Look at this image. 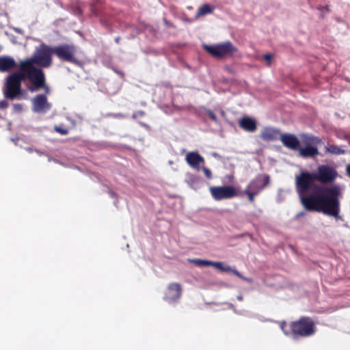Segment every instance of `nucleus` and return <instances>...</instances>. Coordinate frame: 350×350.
<instances>
[{
    "label": "nucleus",
    "instance_id": "nucleus-16",
    "mask_svg": "<svg viewBox=\"0 0 350 350\" xmlns=\"http://www.w3.org/2000/svg\"><path fill=\"white\" fill-rule=\"evenodd\" d=\"M239 126L247 132L253 133L257 129V123L255 119L245 116L239 120Z\"/></svg>",
    "mask_w": 350,
    "mask_h": 350
},
{
    "label": "nucleus",
    "instance_id": "nucleus-43",
    "mask_svg": "<svg viewBox=\"0 0 350 350\" xmlns=\"http://www.w3.org/2000/svg\"><path fill=\"white\" fill-rule=\"evenodd\" d=\"M304 215H305V213L304 211H302V212H299V213H297V217H303Z\"/></svg>",
    "mask_w": 350,
    "mask_h": 350
},
{
    "label": "nucleus",
    "instance_id": "nucleus-33",
    "mask_svg": "<svg viewBox=\"0 0 350 350\" xmlns=\"http://www.w3.org/2000/svg\"><path fill=\"white\" fill-rule=\"evenodd\" d=\"M8 107V102L6 100H0V109H5Z\"/></svg>",
    "mask_w": 350,
    "mask_h": 350
},
{
    "label": "nucleus",
    "instance_id": "nucleus-5",
    "mask_svg": "<svg viewBox=\"0 0 350 350\" xmlns=\"http://www.w3.org/2000/svg\"><path fill=\"white\" fill-rule=\"evenodd\" d=\"M25 78L23 72H15L8 76L3 94L6 98L14 100L21 94V82Z\"/></svg>",
    "mask_w": 350,
    "mask_h": 350
},
{
    "label": "nucleus",
    "instance_id": "nucleus-18",
    "mask_svg": "<svg viewBox=\"0 0 350 350\" xmlns=\"http://www.w3.org/2000/svg\"><path fill=\"white\" fill-rule=\"evenodd\" d=\"M299 154L302 158H314L317 156L319 152L318 146H305L304 148H299Z\"/></svg>",
    "mask_w": 350,
    "mask_h": 350
},
{
    "label": "nucleus",
    "instance_id": "nucleus-4",
    "mask_svg": "<svg viewBox=\"0 0 350 350\" xmlns=\"http://www.w3.org/2000/svg\"><path fill=\"white\" fill-rule=\"evenodd\" d=\"M270 183V176L267 174H258L247 185L244 190L240 191V198L246 196L250 202H254L255 196L260 194Z\"/></svg>",
    "mask_w": 350,
    "mask_h": 350
},
{
    "label": "nucleus",
    "instance_id": "nucleus-9",
    "mask_svg": "<svg viewBox=\"0 0 350 350\" xmlns=\"http://www.w3.org/2000/svg\"><path fill=\"white\" fill-rule=\"evenodd\" d=\"M204 49L216 59H222L232 55L237 51V48L230 42L226 41L213 45L204 44Z\"/></svg>",
    "mask_w": 350,
    "mask_h": 350
},
{
    "label": "nucleus",
    "instance_id": "nucleus-8",
    "mask_svg": "<svg viewBox=\"0 0 350 350\" xmlns=\"http://www.w3.org/2000/svg\"><path fill=\"white\" fill-rule=\"evenodd\" d=\"M293 330V339L297 340L299 337H307L314 333V322L308 317H302L298 321L291 324Z\"/></svg>",
    "mask_w": 350,
    "mask_h": 350
},
{
    "label": "nucleus",
    "instance_id": "nucleus-29",
    "mask_svg": "<svg viewBox=\"0 0 350 350\" xmlns=\"http://www.w3.org/2000/svg\"><path fill=\"white\" fill-rule=\"evenodd\" d=\"M201 167H202V170H203L206 177L208 179H211L212 178L211 171L208 168L204 167V165L201 166Z\"/></svg>",
    "mask_w": 350,
    "mask_h": 350
},
{
    "label": "nucleus",
    "instance_id": "nucleus-38",
    "mask_svg": "<svg viewBox=\"0 0 350 350\" xmlns=\"http://www.w3.org/2000/svg\"><path fill=\"white\" fill-rule=\"evenodd\" d=\"M163 21L164 24L166 26L169 27H174L173 23H171L170 21H167L165 18H163Z\"/></svg>",
    "mask_w": 350,
    "mask_h": 350
},
{
    "label": "nucleus",
    "instance_id": "nucleus-25",
    "mask_svg": "<svg viewBox=\"0 0 350 350\" xmlns=\"http://www.w3.org/2000/svg\"><path fill=\"white\" fill-rule=\"evenodd\" d=\"M280 327L284 335L293 338V330L291 329V326L288 327L285 321H282L280 324Z\"/></svg>",
    "mask_w": 350,
    "mask_h": 350
},
{
    "label": "nucleus",
    "instance_id": "nucleus-30",
    "mask_svg": "<svg viewBox=\"0 0 350 350\" xmlns=\"http://www.w3.org/2000/svg\"><path fill=\"white\" fill-rule=\"evenodd\" d=\"M13 109L14 112L21 113L23 111V105L21 104H14Z\"/></svg>",
    "mask_w": 350,
    "mask_h": 350
},
{
    "label": "nucleus",
    "instance_id": "nucleus-2",
    "mask_svg": "<svg viewBox=\"0 0 350 350\" xmlns=\"http://www.w3.org/2000/svg\"><path fill=\"white\" fill-rule=\"evenodd\" d=\"M338 176L336 170L328 165H319L316 172L310 173L308 171H301L296 177L298 178V185L303 190L308 188L309 184H316L318 180L323 184L332 183Z\"/></svg>",
    "mask_w": 350,
    "mask_h": 350
},
{
    "label": "nucleus",
    "instance_id": "nucleus-31",
    "mask_svg": "<svg viewBox=\"0 0 350 350\" xmlns=\"http://www.w3.org/2000/svg\"><path fill=\"white\" fill-rule=\"evenodd\" d=\"M145 114L144 111H135L133 113L132 115V118L133 119H136L137 118H139V117H142L144 116Z\"/></svg>",
    "mask_w": 350,
    "mask_h": 350
},
{
    "label": "nucleus",
    "instance_id": "nucleus-41",
    "mask_svg": "<svg viewBox=\"0 0 350 350\" xmlns=\"http://www.w3.org/2000/svg\"><path fill=\"white\" fill-rule=\"evenodd\" d=\"M109 194L110 195L111 197L113 198V197H116V194L115 192H113V191L111 190H109Z\"/></svg>",
    "mask_w": 350,
    "mask_h": 350
},
{
    "label": "nucleus",
    "instance_id": "nucleus-27",
    "mask_svg": "<svg viewBox=\"0 0 350 350\" xmlns=\"http://www.w3.org/2000/svg\"><path fill=\"white\" fill-rule=\"evenodd\" d=\"M206 113L210 117V118L216 124H219V121L217 116L209 109H204Z\"/></svg>",
    "mask_w": 350,
    "mask_h": 350
},
{
    "label": "nucleus",
    "instance_id": "nucleus-1",
    "mask_svg": "<svg viewBox=\"0 0 350 350\" xmlns=\"http://www.w3.org/2000/svg\"><path fill=\"white\" fill-rule=\"evenodd\" d=\"M295 189L306 210L323 213L333 217L336 220L342 219L340 215V202L338 199L341 194V187L339 185L323 186L309 184L308 188L302 190L298 185V178L295 177Z\"/></svg>",
    "mask_w": 350,
    "mask_h": 350
},
{
    "label": "nucleus",
    "instance_id": "nucleus-19",
    "mask_svg": "<svg viewBox=\"0 0 350 350\" xmlns=\"http://www.w3.org/2000/svg\"><path fill=\"white\" fill-rule=\"evenodd\" d=\"M16 66L14 59L10 56L0 57V71L8 72Z\"/></svg>",
    "mask_w": 350,
    "mask_h": 350
},
{
    "label": "nucleus",
    "instance_id": "nucleus-46",
    "mask_svg": "<svg viewBox=\"0 0 350 350\" xmlns=\"http://www.w3.org/2000/svg\"><path fill=\"white\" fill-rule=\"evenodd\" d=\"M243 296H242V295H238V296H237V299H238L239 301H242V300H243Z\"/></svg>",
    "mask_w": 350,
    "mask_h": 350
},
{
    "label": "nucleus",
    "instance_id": "nucleus-6",
    "mask_svg": "<svg viewBox=\"0 0 350 350\" xmlns=\"http://www.w3.org/2000/svg\"><path fill=\"white\" fill-rule=\"evenodd\" d=\"M53 51L61 62L82 66V62L76 57L77 47L74 44L63 43L53 46Z\"/></svg>",
    "mask_w": 350,
    "mask_h": 350
},
{
    "label": "nucleus",
    "instance_id": "nucleus-24",
    "mask_svg": "<svg viewBox=\"0 0 350 350\" xmlns=\"http://www.w3.org/2000/svg\"><path fill=\"white\" fill-rule=\"evenodd\" d=\"M190 262L194 263L198 267H204V266H213L215 267L216 262L208 260H202L199 258H195L189 260Z\"/></svg>",
    "mask_w": 350,
    "mask_h": 350
},
{
    "label": "nucleus",
    "instance_id": "nucleus-7",
    "mask_svg": "<svg viewBox=\"0 0 350 350\" xmlns=\"http://www.w3.org/2000/svg\"><path fill=\"white\" fill-rule=\"evenodd\" d=\"M53 54V47H51L44 43H42L36 47L34 53L30 58L23 61L22 62H28L31 64H36L39 66L47 68L52 63L51 55Z\"/></svg>",
    "mask_w": 350,
    "mask_h": 350
},
{
    "label": "nucleus",
    "instance_id": "nucleus-12",
    "mask_svg": "<svg viewBox=\"0 0 350 350\" xmlns=\"http://www.w3.org/2000/svg\"><path fill=\"white\" fill-rule=\"evenodd\" d=\"M186 161L193 169L200 171L201 166L204 165L205 160L198 152H190L186 155Z\"/></svg>",
    "mask_w": 350,
    "mask_h": 350
},
{
    "label": "nucleus",
    "instance_id": "nucleus-23",
    "mask_svg": "<svg viewBox=\"0 0 350 350\" xmlns=\"http://www.w3.org/2000/svg\"><path fill=\"white\" fill-rule=\"evenodd\" d=\"M213 10L214 7L210 5L209 4H204L199 8L196 13V16L198 17L200 16H204L208 14H211L213 12Z\"/></svg>",
    "mask_w": 350,
    "mask_h": 350
},
{
    "label": "nucleus",
    "instance_id": "nucleus-20",
    "mask_svg": "<svg viewBox=\"0 0 350 350\" xmlns=\"http://www.w3.org/2000/svg\"><path fill=\"white\" fill-rule=\"evenodd\" d=\"M301 142L304 146H318L322 143L321 139L312 134L302 133L300 135Z\"/></svg>",
    "mask_w": 350,
    "mask_h": 350
},
{
    "label": "nucleus",
    "instance_id": "nucleus-13",
    "mask_svg": "<svg viewBox=\"0 0 350 350\" xmlns=\"http://www.w3.org/2000/svg\"><path fill=\"white\" fill-rule=\"evenodd\" d=\"M182 294V287L178 283H171L168 286L167 293L164 299L171 304L178 299Z\"/></svg>",
    "mask_w": 350,
    "mask_h": 350
},
{
    "label": "nucleus",
    "instance_id": "nucleus-49",
    "mask_svg": "<svg viewBox=\"0 0 350 350\" xmlns=\"http://www.w3.org/2000/svg\"><path fill=\"white\" fill-rule=\"evenodd\" d=\"M221 113L222 116L225 115V112L223 110L221 111Z\"/></svg>",
    "mask_w": 350,
    "mask_h": 350
},
{
    "label": "nucleus",
    "instance_id": "nucleus-48",
    "mask_svg": "<svg viewBox=\"0 0 350 350\" xmlns=\"http://www.w3.org/2000/svg\"><path fill=\"white\" fill-rule=\"evenodd\" d=\"M77 118H78L81 121H82L83 118H82V117H81V116H79V115H77Z\"/></svg>",
    "mask_w": 350,
    "mask_h": 350
},
{
    "label": "nucleus",
    "instance_id": "nucleus-47",
    "mask_svg": "<svg viewBox=\"0 0 350 350\" xmlns=\"http://www.w3.org/2000/svg\"><path fill=\"white\" fill-rule=\"evenodd\" d=\"M11 140L15 142L18 140V138H12Z\"/></svg>",
    "mask_w": 350,
    "mask_h": 350
},
{
    "label": "nucleus",
    "instance_id": "nucleus-39",
    "mask_svg": "<svg viewBox=\"0 0 350 350\" xmlns=\"http://www.w3.org/2000/svg\"><path fill=\"white\" fill-rule=\"evenodd\" d=\"M12 29H13L15 32H16V33H20V34H23V33H24V31H23L22 29H21V28H18V27H12Z\"/></svg>",
    "mask_w": 350,
    "mask_h": 350
},
{
    "label": "nucleus",
    "instance_id": "nucleus-36",
    "mask_svg": "<svg viewBox=\"0 0 350 350\" xmlns=\"http://www.w3.org/2000/svg\"><path fill=\"white\" fill-rule=\"evenodd\" d=\"M42 89L44 90L45 95L49 94L50 93V88L46 84V80L44 81V86L42 87Z\"/></svg>",
    "mask_w": 350,
    "mask_h": 350
},
{
    "label": "nucleus",
    "instance_id": "nucleus-34",
    "mask_svg": "<svg viewBox=\"0 0 350 350\" xmlns=\"http://www.w3.org/2000/svg\"><path fill=\"white\" fill-rule=\"evenodd\" d=\"M111 68H112V70H113L116 74H118L120 77H122H122H124V72H123V71H122V70H118V69H117L116 68H115V67H112Z\"/></svg>",
    "mask_w": 350,
    "mask_h": 350
},
{
    "label": "nucleus",
    "instance_id": "nucleus-37",
    "mask_svg": "<svg viewBox=\"0 0 350 350\" xmlns=\"http://www.w3.org/2000/svg\"><path fill=\"white\" fill-rule=\"evenodd\" d=\"M66 120L72 124L73 127L76 126V120L73 119L72 117L67 116Z\"/></svg>",
    "mask_w": 350,
    "mask_h": 350
},
{
    "label": "nucleus",
    "instance_id": "nucleus-44",
    "mask_svg": "<svg viewBox=\"0 0 350 350\" xmlns=\"http://www.w3.org/2000/svg\"><path fill=\"white\" fill-rule=\"evenodd\" d=\"M120 37H117L115 39V41L117 44H119L120 43Z\"/></svg>",
    "mask_w": 350,
    "mask_h": 350
},
{
    "label": "nucleus",
    "instance_id": "nucleus-42",
    "mask_svg": "<svg viewBox=\"0 0 350 350\" xmlns=\"http://www.w3.org/2000/svg\"><path fill=\"white\" fill-rule=\"evenodd\" d=\"M347 174L350 177V164L347 167Z\"/></svg>",
    "mask_w": 350,
    "mask_h": 350
},
{
    "label": "nucleus",
    "instance_id": "nucleus-35",
    "mask_svg": "<svg viewBox=\"0 0 350 350\" xmlns=\"http://www.w3.org/2000/svg\"><path fill=\"white\" fill-rule=\"evenodd\" d=\"M111 116L113 117V118H124L126 117L125 115L121 113H112L110 115Z\"/></svg>",
    "mask_w": 350,
    "mask_h": 350
},
{
    "label": "nucleus",
    "instance_id": "nucleus-21",
    "mask_svg": "<svg viewBox=\"0 0 350 350\" xmlns=\"http://www.w3.org/2000/svg\"><path fill=\"white\" fill-rule=\"evenodd\" d=\"M188 177V184L195 190L200 188L204 183V180L197 175L189 174Z\"/></svg>",
    "mask_w": 350,
    "mask_h": 350
},
{
    "label": "nucleus",
    "instance_id": "nucleus-40",
    "mask_svg": "<svg viewBox=\"0 0 350 350\" xmlns=\"http://www.w3.org/2000/svg\"><path fill=\"white\" fill-rule=\"evenodd\" d=\"M282 189H279L278 190V198H277V201L278 202H281L282 201V196H281V193H282Z\"/></svg>",
    "mask_w": 350,
    "mask_h": 350
},
{
    "label": "nucleus",
    "instance_id": "nucleus-17",
    "mask_svg": "<svg viewBox=\"0 0 350 350\" xmlns=\"http://www.w3.org/2000/svg\"><path fill=\"white\" fill-rule=\"evenodd\" d=\"M215 268L218 269L219 270L224 272H232L233 274L239 277V278L247 281L248 282H251L252 281V278H246L243 276L236 268H232L230 267L229 265H224L223 262L217 261L215 263Z\"/></svg>",
    "mask_w": 350,
    "mask_h": 350
},
{
    "label": "nucleus",
    "instance_id": "nucleus-50",
    "mask_svg": "<svg viewBox=\"0 0 350 350\" xmlns=\"http://www.w3.org/2000/svg\"><path fill=\"white\" fill-rule=\"evenodd\" d=\"M36 152H38V154H42V152H39L38 150H36Z\"/></svg>",
    "mask_w": 350,
    "mask_h": 350
},
{
    "label": "nucleus",
    "instance_id": "nucleus-45",
    "mask_svg": "<svg viewBox=\"0 0 350 350\" xmlns=\"http://www.w3.org/2000/svg\"><path fill=\"white\" fill-rule=\"evenodd\" d=\"M26 150L29 152H31L33 150L32 148H30V147H28V148H26Z\"/></svg>",
    "mask_w": 350,
    "mask_h": 350
},
{
    "label": "nucleus",
    "instance_id": "nucleus-3",
    "mask_svg": "<svg viewBox=\"0 0 350 350\" xmlns=\"http://www.w3.org/2000/svg\"><path fill=\"white\" fill-rule=\"evenodd\" d=\"M21 72H23L31 83L27 86V90L31 92H36L44 86L45 75L44 71L39 68L34 66L31 63L21 62L20 66Z\"/></svg>",
    "mask_w": 350,
    "mask_h": 350
},
{
    "label": "nucleus",
    "instance_id": "nucleus-26",
    "mask_svg": "<svg viewBox=\"0 0 350 350\" xmlns=\"http://www.w3.org/2000/svg\"><path fill=\"white\" fill-rule=\"evenodd\" d=\"M161 109L167 114H172L178 110V107L174 105H163Z\"/></svg>",
    "mask_w": 350,
    "mask_h": 350
},
{
    "label": "nucleus",
    "instance_id": "nucleus-11",
    "mask_svg": "<svg viewBox=\"0 0 350 350\" xmlns=\"http://www.w3.org/2000/svg\"><path fill=\"white\" fill-rule=\"evenodd\" d=\"M52 105L48 101L45 94H39L31 99V109L33 112L44 114L51 109Z\"/></svg>",
    "mask_w": 350,
    "mask_h": 350
},
{
    "label": "nucleus",
    "instance_id": "nucleus-14",
    "mask_svg": "<svg viewBox=\"0 0 350 350\" xmlns=\"http://www.w3.org/2000/svg\"><path fill=\"white\" fill-rule=\"evenodd\" d=\"M281 135L280 129L267 126L262 129L260 137L265 142H274L280 139Z\"/></svg>",
    "mask_w": 350,
    "mask_h": 350
},
{
    "label": "nucleus",
    "instance_id": "nucleus-32",
    "mask_svg": "<svg viewBox=\"0 0 350 350\" xmlns=\"http://www.w3.org/2000/svg\"><path fill=\"white\" fill-rule=\"evenodd\" d=\"M264 59L267 62V64L269 66L271 65V61L273 57V55L270 53H267L263 55Z\"/></svg>",
    "mask_w": 350,
    "mask_h": 350
},
{
    "label": "nucleus",
    "instance_id": "nucleus-10",
    "mask_svg": "<svg viewBox=\"0 0 350 350\" xmlns=\"http://www.w3.org/2000/svg\"><path fill=\"white\" fill-rule=\"evenodd\" d=\"M210 192L215 200L220 201L234 197L240 198V192L232 185L215 186L210 187Z\"/></svg>",
    "mask_w": 350,
    "mask_h": 350
},
{
    "label": "nucleus",
    "instance_id": "nucleus-15",
    "mask_svg": "<svg viewBox=\"0 0 350 350\" xmlns=\"http://www.w3.org/2000/svg\"><path fill=\"white\" fill-rule=\"evenodd\" d=\"M280 139L284 146L296 150L299 147V141L298 138L293 134L284 133L282 134Z\"/></svg>",
    "mask_w": 350,
    "mask_h": 350
},
{
    "label": "nucleus",
    "instance_id": "nucleus-22",
    "mask_svg": "<svg viewBox=\"0 0 350 350\" xmlns=\"http://www.w3.org/2000/svg\"><path fill=\"white\" fill-rule=\"evenodd\" d=\"M325 153H330L335 155L343 154L345 150L336 145H329L325 146Z\"/></svg>",
    "mask_w": 350,
    "mask_h": 350
},
{
    "label": "nucleus",
    "instance_id": "nucleus-28",
    "mask_svg": "<svg viewBox=\"0 0 350 350\" xmlns=\"http://www.w3.org/2000/svg\"><path fill=\"white\" fill-rule=\"evenodd\" d=\"M55 131L63 135H66L68 134V133H69L68 129H63V128H61L57 126H55Z\"/></svg>",
    "mask_w": 350,
    "mask_h": 350
}]
</instances>
